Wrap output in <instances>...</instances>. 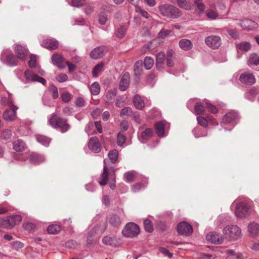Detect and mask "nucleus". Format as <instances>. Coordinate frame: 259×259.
Segmentation results:
<instances>
[{"label":"nucleus","mask_w":259,"mask_h":259,"mask_svg":"<svg viewBox=\"0 0 259 259\" xmlns=\"http://www.w3.org/2000/svg\"><path fill=\"white\" fill-rule=\"evenodd\" d=\"M176 2L177 5L181 8L190 10L192 9V5L190 0H171Z\"/></svg>","instance_id":"27"},{"label":"nucleus","mask_w":259,"mask_h":259,"mask_svg":"<svg viewBox=\"0 0 259 259\" xmlns=\"http://www.w3.org/2000/svg\"><path fill=\"white\" fill-rule=\"evenodd\" d=\"M49 124L54 128H59L62 133L67 132L70 125L67 123V120L58 117L56 113L52 114L51 118L49 120Z\"/></svg>","instance_id":"4"},{"label":"nucleus","mask_w":259,"mask_h":259,"mask_svg":"<svg viewBox=\"0 0 259 259\" xmlns=\"http://www.w3.org/2000/svg\"><path fill=\"white\" fill-rule=\"evenodd\" d=\"M41 46L49 50H56L58 47V41L54 38L46 39L44 40Z\"/></svg>","instance_id":"18"},{"label":"nucleus","mask_w":259,"mask_h":259,"mask_svg":"<svg viewBox=\"0 0 259 259\" xmlns=\"http://www.w3.org/2000/svg\"><path fill=\"white\" fill-rule=\"evenodd\" d=\"M29 160L34 164H39L45 161V157L42 155L33 154L30 155Z\"/></svg>","instance_id":"30"},{"label":"nucleus","mask_w":259,"mask_h":259,"mask_svg":"<svg viewBox=\"0 0 259 259\" xmlns=\"http://www.w3.org/2000/svg\"><path fill=\"white\" fill-rule=\"evenodd\" d=\"M145 230L148 232H152L153 231V227L151 221L149 219H146L144 222Z\"/></svg>","instance_id":"46"},{"label":"nucleus","mask_w":259,"mask_h":259,"mask_svg":"<svg viewBox=\"0 0 259 259\" xmlns=\"http://www.w3.org/2000/svg\"><path fill=\"white\" fill-rule=\"evenodd\" d=\"M154 64V60L150 57H146L144 60V65L147 70L150 69Z\"/></svg>","instance_id":"41"},{"label":"nucleus","mask_w":259,"mask_h":259,"mask_svg":"<svg viewBox=\"0 0 259 259\" xmlns=\"http://www.w3.org/2000/svg\"><path fill=\"white\" fill-rule=\"evenodd\" d=\"M22 220V218L20 215H14L10 216L7 218L9 229L12 228L15 225L18 224Z\"/></svg>","instance_id":"25"},{"label":"nucleus","mask_w":259,"mask_h":259,"mask_svg":"<svg viewBox=\"0 0 259 259\" xmlns=\"http://www.w3.org/2000/svg\"><path fill=\"white\" fill-rule=\"evenodd\" d=\"M1 60L4 63L10 66L17 65L16 58L12 51L9 49H4L1 55Z\"/></svg>","instance_id":"5"},{"label":"nucleus","mask_w":259,"mask_h":259,"mask_svg":"<svg viewBox=\"0 0 259 259\" xmlns=\"http://www.w3.org/2000/svg\"><path fill=\"white\" fill-rule=\"evenodd\" d=\"M240 26L244 30H250L256 28L257 24L252 20L245 19L241 21Z\"/></svg>","instance_id":"17"},{"label":"nucleus","mask_w":259,"mask_h":259,"mask_svg":"<svg viewBox=\"0 0 259 259\" xmlns=\"http://www.w3.org/2000/svg\"><path fill=\"white\" fill-rule=\"evenodd\" d=\"M61 98L63 102L68 103L71 99V95L67 92L63 93L61 95Z\"/></svg>","instance_id":"55"},{"label":"nucleus","mask_w":259,"mask_h":259,"mask_svg":"<svg viewBox=\"0 0 259 259\" xmlns=\"http://www.w3.org/2000/svg\"><path fill=\"white\" fill-rule=\"evenodd\" d=\"M133 103L135 107L141 110L144 107V102L139 95H136L133 99Z\"/></svg>","instance_id":"31"},{"label":"nucleus","mask_w":259,"mask_h":259,"mask_svg":"<svg viewBox=\"0 0 259 259\" xmlns=\"http://www.w3.org/2000/svg\"><path fill=\"white\" fill-rule=\"evenodd\" d=\"M118 156V152L116 149H113L109 151L108 154V157L112 163H115L117 160Z\"/></svg>","instance_id":"37"},{"label":"nucleus","mask_w":259,"mask_h":259,"mask_svg":"<svg viewBox=\"0 0 259 259\" xmlns=\"http://www.w3.org/2000/svg\"><path fill=\"white\" fill-rule=\"evenodd\" d=\"M89 148L94 153H99L101 149V145L99 139L96 137H92L88 142Z\"/></svg>","instance_id":"11"},{"label":"nucleus","mask_w":259,"mask_h":259,"mask_svg":"<svg viewBox=\"0 0 259 259\" xmlns=\"http://www.w3.org/2000/svg\"><path fill=\"white\" fill-rule=\"evenodd\" d=\"M100 91V85L97 82L93 83L90 87V92L93 95H97Z\"/></svg>","instance_id":"39"},{"label":"nucleus","mask_w":259,"mask_h":259,"mask_svg":"<svg viewBox=\"0 0 259 259\" xmlns=\"http://www.w3.org/2000/svg\"><path fill=\"white\" fill-rule=\"evenodd\" d=\"M104 66V63L101 62L98 64H97L94 68L92 73L94 76H97L98 74L102 70L103 67Z\"/></svg>","instance_id":"45"},{"label":"nucleus","mask_w":259,"mask_h":259,"mask_svg":"<svg viewBox=\"0 0 259 259\" xmlns=\"http://www.w3.org/2000/svg\"><path fill=\"white\" fill-rule=\"evenodd\" d=\"M240 80L242 83L245 84H252L255 82L254 75L249 72H244L240 77Z\"/></svg>","instance_id":"14"},{"label":"nucleus","mask_w":259,"mask_h":259,"mask_svg":"<svg viewBox=\"0 0 259 259\" xmlns=\"http://www.w3.org/2000/svg\"><path fill=\"white\" fill-rule=\"evenodd\" d=\"M133 110L131 108L129 107H126L123 108L120 112V116H132L133 114Z\"/></svg>","instance_id":"47"},{"label":"nucleus","mask_w":259,"mask_h":259,"mask_svg":"<svg viewBox=\"0 0 259 259\" xmlns=\"http://www.w3.org/2000/svg\"><path fill=\"white\" fill-rule=\"evenodd\" d=\"M194 5L197 7V9L200 12H203L205 10V5L201 2H199V0H196L194 1Z\"/></svg>","instance_id":"58"},{"label":"nucleus","mask_w":259,"mask_h":259,"mask_svg":"<svg viewBox=\"0 0 259 259\" xmlns=\"http://www.w3.org/2000/svg\"><path fill=\"white\" fill-rule=\"evenodd\" d=\"M130 84V74L125 72L123 74L119 82V88L120 91H125L129 86Z\"/></svg>","instance_id":"20"},{"label":"nucleus","mask_w":259,"mask_h":259,"mask_svg":"<svg viewBox=\"0 0 259 259\" xmlns=\"http://www.w3.org/2000/svg\"><path fill=\"white\" fill-rule=\"evenodd\" d=\"M194 110L196 114L201 115L204 113L205 107L202 103L198 102L195 106Z\"/></svg>","instance_id":"42"},{"label":"nucleus","mask_w":259,"mask_h":259,"mask_svg":"<svg viewBox=\"0 0 259 259\" xmlns=\"http://www.w3.org/2000/svg\"><path fill=\"white\" fill-rule=\"evenodd\" d=\"M153 132L150 128H147L144 131H142L141 133V139L145 141L152 136Z\"/></svg>","instance_id":"34"},{"label":"nucleus","mask_w":259,"mask_h":259,"mask_svg":"<svg viewBox=\"0 0 259 259\" xmlns=\"http://www.w3.org/2000/svg\"><path fill=\"white\" fill-rule=\"evenodd\" d=\"M206 45L212 49H218L221 45V37L218 35H210L205 38Z\"/></svg>","instance_id":"8"},{"label":"nucleus","mask_w":259,"mask_h":259,"mask_svg":"<svg viewBox=\"0 0 259 259\" xmlns=\"http://www.w3.org/2000/svg\"><path fill=\"white\" fill-rule=\"evenodd\" d=\"M23 228L28 231H32L35 228V225L32 223H25L23 225Z\"/></svg>","instance_id":"57"},{"label":"nucleus","mask_w":259,"mask_h":259,"mask_svg":"<svg viewBox=\"0 0 259 259\" xmlns=\"http://www.w3.org/2000/svg\"><path fill=\"white\" fill-rule=\"evenodd\" d=\"M56 79L59 82H63L68 79V76L66 74H60L56 77Z\"/></svg>","instance_id":"62"},{"label":"nucleus","mask_w":259,"mask_h":259,"mask_svg":"<svg viewBox=\"0 0 259 259\" xmlns=\"http://www.w3.org/2000/svg\"><path fill=\"white\" fill-rule=\"evenodd\" d=\"M102 242L104 244L110 246H115L117 243L115 238L108 236L103 238Z\"/></svg>","instance_id":"38"},{"label":"nucleus","mask_w":259,"mask_h":259,"mask_svg":"<svg viewBox=\"0 0 259 259\" xmlns=\"http://www.w3.org/2000/svg\"><path fill=\"white\" fill-rule=\"evenodd\" d=\"M99 228L98 226H95L91 230V232L89 233L87 237V242L88 244H91L94 242L95 240L92 238V237L96 233V232L99 230Z\"/></svg>","instance_id":"40"},{"label":"nucleus","mask_w":259,"mask_h":259,"mask_svg":"<svg viewBox=\"0 0 259 259\" xmlns=\"http://www.w3.org/2000/svg\"><path fill=\"white\" fill-rule=\"evenodd\" d=\"M177 231L178 233L181 235L189 236L192 233L193 228L187 223L182 222L178 225Z\"/></svg>","instance_id":"9"},{"label":"nucleus","mask_w":259,"mask_h":259,"mask_svg":"<svg viewBox=\"0 0 259 259\" xmlns=\"http://www.w3.org/2000/svg\"><path fill=\"white\" fill-rule=\"evenodd\" d=\"M61 230L60 226L57 225H50L47 228V231L50 234H55L59 232Z\"/></svg>","instance_id":"43"},{"label":"nucleus","mask_w":259,"mask_h":259,"mask_svg":"<svg viewBox=\"0 0 259 259\" xmlns=\"http://www.w3.org/2000/svg\"><path fill=\"white\" fill-rule=\"evenodd\" d=\"M238 114L235 111L230 112L223 118V122L226 124L233 123L238 119Z\"/></svg>","instance_id":"19"},{"label":"nucleus","mask_w":259,"mask_h":259,"mask_svg":"<svg viewBox=\"0 0 259 259\" xmlns=\"http://www.w3.org/2000/svg\"><path fill=\"white\" fill-rule=\"evenodd\" d=\"M24 76L27 82H38L43 85H45L47 82L44 78L38 76L30 70H26L24 72Z\"/></svg>","instance_id":"7"},{"label":"nucleus","mask_w":259,"mask_h":259,"mask_svg":"<svg viewBox=\"0 0 259 259\" xmlns=\"http://www.w3.org/2000/svg\"><path fill=\"white\" fill-rule=\"evenodd\" d=\"M11 245L16 250L22 248L24 246V244L20 241H13L11 242Z\"/></svg>","instance_id":"61"},{"label":"nucleus","mask_w":259,"mask_h":259,"mask_svg":"<svg viewBox=\"0 0 259 259\" xmlns=\"http://www.w3.org/2000/svg\"><path fill=\"white\" fill-rule=\"evenodd\" d=\"M17 108L13 107L12 109L6 110L4 114L3 117L6 120H13L16 116V110Z\"/></svg>","instance_id":"24"},{"label":"nucleus","mask_w":259,"mask_h":259,"mask_svg":"<svg viewBox=\"0 0 259 259\" xmlns=\"http://www.w3.org/2000/svg\"><path fill=\"white\" fill-rule=\"evenodd\" d=\"M36 139L38 142L45 147H48L51 141V139L49 138L40 135H36Z\"/></svg>","instance_id":"32"},{"label":"nucleus","mask_w":259,"mask_h":259,"mask_svg":"<svg viewBox=\"0 0 259 259\" xmlns=\"http://www.w3.org/2000/svg\"><path fill=\"white\" fill-rule=\"evenodd\" d=\"M52 61L54 65L59 68H65V63L64 58L58 54H54L52 57Z\"/></svg>","instance_id":"16"},{"label":"nucleus","mask_w":259,"mask_h":259,"mask_svg":"<svg viewBox=\"0 0 259 259\" xmlns=\"http://www.w3.org/2000/svg\"><path fill=\"white\" fill-rule=\"evenodd\" d=\"M198 123L204 127H206L208 125V121L204 117L198 116L197 118Z\"/></svg>","instance_id":"56"},{"label":"nucleus","mask_w":259,"mask_h":259,"mask_svg":"<svg viewBox=\"0 0 259 259\" xmlns=\"http://www.w3.org/2000/svg\"><path fill=\"white\" fill-rule=\"evenodd\" d=\"M94 126L93 122H89L87 124L85 127V132L88 134V136L93 135L95 133Z\"/></svg>","instance_id":"48"},{"label":"nucleus","mask_w":259,"mask_h":259,"mask_svg":"<svg viewBox=\"0 0 259 259\" xmlns=\"http://www.w3.org/2000/svg\"><path fill=\"white\" fill-rule=\"evenodd\" d=\"M146 186V185L143 184L141 183H137L135 185H133L132 187V190L134 192H137L139 191L142 189L144 188Z\"/></svg>","instance_id":"50"},{"label":"nucleus","mask_w":259,"mask_h":259,"mask_svg":"<svg viewBox=\"0 0 259 259\" xmlns=\"http://www.w3.org/2000/svg\"><path fill=\"white\" fill-rule=\"evenodd\" d=\"M49 90L52 92V97L54 99L58 98L59 94L57 88L53 84H51L49 87Z\"/></svg>","instance_id":"51"},{"label":"nucleus","mask_w":259,"mask_h":259,"mask_svg":"<svg viewBox=\"0 0 259 259\" xmlns=\"http://www.w3.org/2000/svg\"><path fill=\"white\" fill-rule=\"evenodd\" d=\"M122 220L118 215L112 214L109 218V223L114 227H118L121 224Z\"/></svg>","instance_id":"26"},{"label":"nucleus","mask_w":259,"mask_h":259,"mask_svg":"<svg viewBox=\"0 0 259 259\" xmlns=\"http://www.w3.org/2000/svg\"><path fill=\"white\" fill-rule=\"evenodd\" d=\"M136 12L140 13L143 17L146 18H148V13L146 11L142 9L140 7H136Z\"/></svg>","instance_id":"64"},{"label":"nucleus","mask_w":259,"mask_h":259,"mask_svg":"<svg viewBox=\"0 0 259 259\" xmlns=\"http://www.w3.org/2000/svg\"><path fill=\"white\" fill-rule=\"evenodd\" d=\"M107 51L104 47H98L95 48L90 53V57L93 59H98L103 57Z\"/></svg>","instance_id":"13"},{"label":"nucleus","mask_w":259,"mask_h":259,"mask_svg":"<svg viewBox=\"0 0 259 259\" xmlns=\"http://www.w3.org/2000/svg\"><path fill=\"white\" fill-rule=\"evenodd\" d=\"M107 159L104 160L103 171L101 175V179L98 181V183L101 186L105 185L108 180L109 179V186L112 190L115 188V169L113 167H108Z\"/></svg>","instance_id":"1"},{"label":"nucleus","mask_w":259,"mask_h":259,"mask_svg":"<svg viewBox=\"0 0 259 259\" xmlns=\"http://www.w3.org/2000/svg\"><path fill=\"white\" fill-rule=\"evenodd\" d=\"M155 132L159 137L166 136L165 134V124L162 121H158L155 125Z\"/></svg>","instance_id":"23"},{"label":"nucleus","mask_w":259,"mask_h":259,"mask_svg":"<svg viewBox=\"0 0 259 259\" xmlns=\"http://www.w3.org/2000/svg\"><path fill=\"white\" fill-rule=\"evenodd\" d=\"M247 231L251 237L259 235V224L255 222L250 223L247 226Z\"/></svg>","instance_id":"21"},{"label":"nucleus","mask_w":259,"mask_h":259,"mask_svg":"<svg viewBox=\"0 0 259 259\" xmlns=\"http://www.w3.org/2000/svg\"><path fill=\"white\" fill-rule=\"evenodd\" d=\"M12 136L11 131L8 129H6L3 131L2 133V137L5 140L9 139Z\"/></svg>","instance_id":"59"},{"label":"nucleus","mask_w":259,"mask_h":259,"mask_svg":"<svg viewBox=\"0 0 259 259\" xmlns=\"http://www.w3.org/2000/svg\"><path fill=\"white\" fill-rule=\"evenodd\" d=\"M205 104L206 105V107L208 108L212 113L214 114L218 112V109L216 107L209 103L208 100H206L205 101Z\"/></svg>","instance_id":"49"},{"label":"nucleus","mask_w":259,"mask_h":259,"mask_svg":"<svg viewBox=\"0 0 259 259\" xmlns=\"http://www.w3.org/2000/svg\"><path fill=\"white\" fill-rule=\"evenodd\" d=\"M224 238L229 241H235L242 237L241 229L236 225L226 226L223 230Z\"/></svg>","instance_id":"3"},{"label":"nucleus","mask_w":259,"mask_h":259,"mask_svg":"<svg viewBox=\"0 0 259 259\" xmlns=\"http://www.w3.org/2000/svg\"><path fill=\"white\" fill-rule=\"evenodd\" d=\"M75 104L77 107H83L85 105V101L82 98L78 97L76 98L75 101Z\"/></svg>","instance_id":"60"},{"label":"nucleus","mask_w":259,"mask_h":259,"mask_svg":"<svg viewBox=\"0 0 259 259\" xmlns=\"http://www.w3.org/2000/svg\"><path fill=\"white\" fill-rule=\"evenodd\" d=\"M140 230L139 226L134 223H128L122 231L123 235L128 238H133L138 235Z\"/></svg>","instance_id":"6"},{"label":"nucleus","mask_w":259,"mask_h":259,"mask_svg":"<svg viewBox=\"0 0 259 259\" xmlns=\"http://www.w3.org/2000/svg\"><path fill=\"white\" fill-rule=\"evenodd\" d=\"M165 55L162 52H159L156 56V68L161 70L163 69V65L165 62Z\"/></svg>","instance_id":"22"},{"label":"nucleus","mask_w":259,"mask_h":259,"mask_svg":"<svg viewBox=\"0 0 259 259\" xmlns=\"http://www.w3.org/2000/svg\"><path fill=\"white\" fill-rule=\"evenodd\" d=\"M15 51L17 58L22 60H24L28 54V50L25 47L19 45H16Z\"/></svg>","instance_id":"15"},{"label":"nucleus","mask_w":259,"mask_h":259,"mask_svg":"<svg viewBox=\"0 0 259 259\" xmlns=\"http://www.w3.org/2000/svg\"><path fill=\"white\" fill-rule=\"evenodd\" d=\"M126 31V28L124 26H121L117 30L116 36L119 38H122L125 35Z\"/></svg>","instance_id":"53"},{"label":"nucleus","mask_w":259,"mask_h":259,"mask_svg":"<svg viewBox=\"0 0 259 259\" xmlns=\"http://www.w3.org/2000/svg\"><path fill=\"white\" fill-rule=\"evenodd\" d=\"M248 64L249 66L258 65L259 56L256 54H251L248 60Z\"/></svg>","instance_id":"36"},{"label":"nucleus","mask_w":259,"mask_h":259,"mask_svg":"<svg viewBox=\"0 0 259 259\" xmlns=\"http://www.w3.org/2000/svg\"><path fill=\"white\" fill-rule=\"evenodd\" d=\"M138 174L135 171H128L124 173V180L127 183H131L137 178Z\"/></svg>","instance_id":"28"},{"label":"nucleus","mask_w":259,"mask_h":259,"mask_svg":"<svg viewBox=\"0 0 259 259\" xmlns=\"http://www.w3.org/2000/svg\"><path fill=\"white\" fill-rule=\"evenodd\" d=\"M256 95V91L255 89H252L245 93V97L250 100H253L254 96Z\"/></svg>","instance_id":"52"},{"label":"nucleus","mask_w":259,"mask_h":259,"mask_svg":"<svg viewBox=\"0 0 259 259\" xmlns=\"http://www.w3.org/2000/svg\"><path fill=\"white\" fill-rule=\"evenodd\" d=\"M227 32L228 34L234 39H237L239 38V33L236 29L228 28L227 29Z\"/></svg>","instance_id":"54"},{"label":"nucleus","mask_w":259,"mask_h":259,"mask_svg":"<svg viewBox=\"0 0 259 259\" xmlns=\"http://www.w3.org/2000/svg\"><path fill=\"white\" fill-rule=\"evenodd\" d=\"M117 145L120 147L122 146L125 142V140H126L125 136L122 132H119L118 134H117Z\"/></svg>","instance_id":"44"},{"label":"nucleus","mask_w":259,"mask_h":259,"mask_svg":"<svg viewBox=\"0 0 259 259\" xmlns=\"http://www.w3.org/2000/svg\"><path fill=\"white\" fill-rule=\"evenodd\" d=\"M180 47L184 51H188L192 49V43L188 39H182L179 41Z\"/></svg>","instance_id":"29"},{"label":"nucleus","mask_w":259,"mask_h":259,"mask_svg":"<svg viewBox=\"0 0 259 259\" xmlns=\"http://www.w3.org/2000/svg\"><path fill=\"white\" fill-rule=\"evenodd\" d=\"M158 10L162 16L169 19H178L182 14L181 11L178 8L168 4L159 5Z\"/></svg>","instance_id":"2"},{"label":"nucleus","mask_w":259,"mask_h":259,"mask_svg":"<svg viewBox=\"0 0 259 259\" xmlns=\"http://www.w3.org/2000/svg\"><path fill=\"white\" fill-rule=\"evenodd\" d=\"M28 65L30 67H34L36 65V56L31 55L29 61H28Z\"/></svg>","instance_id":"63"},{"label":"nucleus","mask_w":259,"mask_h":259,"mask_svg":"<svg viewBox=\"0 0 259 259\" xmlns=\"http://www.w3.org/2000/svg\"><path fill=\"white\" fill-rule=\"evenodd\" d=\"M249 209V207L247 204L243 202L239 203L236 206L235 215L238 218H245Z\"/></svg>","instance_id":"10"},{"label":"nucleus","mask_w":259,"mask_h":259,"mask_svg":"<svg viewBox=\"0 0 259 259\" xmlns=\"http://www.w3.org/2000/svg\"><path fill=\"white\" fill-rule=\"evenodd\" d=\"M206 237L208 241L214 244H221L224 241L222 235L214 232L209 233Z\"/></svg>","instance_id":"12"},{"label":"nucleus","mask_w":259,"mask_h":259,"mask_svg":"<svg viewBox=\"0 0 259 259\" xmlns=\"http://www.w3.org/2000/svg\"><path fill=\"white\" fill-rule=\"evenodd\" d=\"M25 144L21 140H18L13 142V149L18 152H20L25 149Z\"/></svg>","instance_id":"33"},{"label":"nucleus","mask_w":259,"mask_h":259,"mask_svg":"<svg viewBox=\"0 0 259 259\" xmlns=\"http://www.w3.org/2000/svg\"><path fill=\"white\" fill-rule=\"evenodd\" d=\"M237 49L245 52H246L250 50L251 44L249 42H242L239 44H236Z\"/></svg>","instance_id":"35"}]
</instances>
